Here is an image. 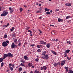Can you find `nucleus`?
<instances>
[{"instance_id": "f257e3e1", "label": "nucleus", "mask_w": 73, "mask_h": 73, "mask_svg": "<svg viewBox=\"0 0 73 73\" xmlns=\"http://www.w3.org/2000/svg\"><path fill=\"white\" fill-rule=\"evenodd\" d=\"M8 13V12H6V11H3L2 14L1 15V16H6Z\"/></svg>"}, {"instance_id": "f03ea898", "label": "nucleus", "mask_w": 73, "mask_h": 73, "mask_svg": "<svg viewBox=\"0 0 73 73\" xmlns=\"http://www.w3.org/2000/svg\"><path fill=\"white\" fill-rule=\"evenodd\" d=\"M2 45L3 46H7L8 45V44L5 42H4L2 43Z\"/></svg>"}, {"instance_id": "7ed1b4c3", "label": "nucleus", "mask_w": 73, "mask_h": 73, "mask_svg": "<svg viewBox=\"0 0 73 73\" xmlns=\"http://www.w3.org/2000/svg\"><path fill=\"white\" fill-rule=\"evenodd\" d=\"M66 62V60H62L61 61L60 65H61V66H63V65H65V63Z\"/></svg>"}, {"instance_id": "20e7f679", "label": "nucleus", "mask_w": 73, "mask_h": 73, "mask_svg": "<svg viewBox=\"0 0 73 73\" xmlns=\"http://www.w3.org/2000/svg\"><path fill=\"white\" fill-rule=\"evenodd\" d=\"M8 57L9 58H12L13 57V54H12L11 53L9 52L8 54Z\"/></svg>"}, {"instance_id": "39448f33", "label": "nucleus", "mask_w": 73, "mask_h": 73, "mask_svg": "<svg viewBox=\"0 0 73 73\" xmlns=\"http://www.w3.org/2000/svg\"><path fill=\"white\" fill-rule=\"evenodd\" d=\"M47 69V67L46 66H44L41 68V70H46Z\"/></svg>"}, {"instance_id": "423d86ee", "label": "nucleus", "mask_w": 73, "mask_h": 73, "mask_svg": "<svg viewBox=\"0 0 73 73\" xmlns=\"http://www.w3.org/2000/svg\"><path fill=\"white\" fill-rule=\"evenodd\" d=\"M9 10H10V13H12V12H13L14 11V10H13V9H12L11 7H9Z\"/></svg>"}, {"instance_id": "0eeeda50", "label": "nucleus", "mask_w": 73, "mask_h": 73, "mask_svg": "<svg viewBox=\"0 0 73 73\" xmlns=\"http://www.w3.org/2000/svg\"><path fill=\"white\" fill-rule=\"evenodd\" d=\"M7 57H8V54H4V56H3V59H5V58Z\"/></svg>"}, {"instance_id": "6e6552de", "label": "nucleus", "mask_w": 73, "mask_h": 73, "mask_svg": "<svg viewBox=\"0 0 73 73\" xmlns=\"http://www.w3.org/2000/svg\"><path fill=\"white\" fill-rule=\"evenodd\" d=\"M24 58L25 60H27V61H28V60H29V58H28V57H27V56H24Z\"/></svg>"}, {"instance_id": "1a4fd4ad", "label": "nucleus", "mask_w": 73, "mask_h": 73, "mask_svg": "<svg viewBox=\"0 0 73 73\" xmlns=\"http://www.w3.org/2000/svg\"><path fill=\"white\" fill-rule=\"evenodd\" d=\"M65 5L66 6H68V7H70L71 6V3H67L65 4Z\"/></svg>"}, {"instance_id": "9d476101", "label": "nucleus", "mask_w": 73, "mask_h": 73, "mask_svg": "<svg viewBox=\"0 0 73 73\" xmlns=\"http://www.w3.org/2000/svg\"><path fill=\"white\" fill-rule=\"evenodd\" d=\"M45 60H48L49 58V56H48V54L44 56Z\"/></svg>"}, {"instance_id": "9b49d317", "label": "nucleus", "mask_w": 73, "mask_h": 73, "mask_svg": "<svg viewBox=\"0 0 73 73\" xmlns=\"http://www.w3.org/2000/svg\"><path fill=\"white\" fill-rule=\"evenodd\" d=\"M58 22H62V21H63V19H61L60 18H58Z\"/></svg>"}, {"instance_id": "f8f14e48", "label": "nucleus", "mask_w": 73, "mask_h": 73, "mask_svg": "<svg viewBox=\"0 0 73 73\" xmlns=\"http://www.w3.org/2000/svg\"><path fill=\"white\" fill-rule=\"evenodd\" d=\"M15 43H14V42H13L11 44V48H15Z\"/></svg>"}, {"instance_id": "ddd939ff", "label": "nucleus", "mask_w": 73, "mask_h": 73, "mask_svg": "<svg viewBox=\"0 0 73 73\" xmlns=\"http://www.w3.org/2000/svg\"><path fill=\"white\" fill-rule=\"evenodd\" d=\"M64 68L66 69V72H68L69 71V67H65Z\"/></svg>"}, {"instance_id": "4468645a", "label": "nucleus", "mask_w": 73, "mask_h": 73, "mask_svg": "<svg viewBox=\"0 0 73 73\" xmlns=\"http://www.w3.org/2000/svg\"><path fill=\"white\" fill-rule=\"evenodd\" d=\"M50 43H48L46 45V46L48 48H50Z\"/></svg>"}, {"instance_id": "2eb2a0df", "label": "nucleus", "mask_w": 73, "mask_h": 73, "mask_svg": "<svg viewBox=\"0 0 73 73\" xmlns=\"http://www.w3.org/2000/svg\"><path fill=\"white\" fill-rule=\"evenodd\" d=\"M51 52H52V53H53V54H54L55 55H56V52H55L54 51H53L52 50H51Z\"/></svg>"}, {"instance_id": "dca6fc26", "label": "nucleus", "mask_w": 73, "mask_h": 73, "mask_svg": "<svg viewBox=\"0 0 73 73\" xmlns=\"http://www.w3.org/2000/svg\"><path fill=\"white\" fill-rule=\"evenodd\" d=\"M46 53V51H44L42 53V56H45Z\"/></svg>"}, {"instance_id": "f3484780", "label": "nucleus", "mask_w": 73, "mask_h": 73, "mask_svg": "<svg viewBox=\"0 0 73 73\" xmlns=\"http://www.w3.org/2000/svg\"><path fill=\"white\" fill-rule=\"evenodd\" d=\"M15 29L14 27H12L11 29H10V31L11 32H13V30Z\"/></svg>"}, {"instance_id": "a211bd4d", "label": "nucleus", "mask_w": 73, "mask_h": 73, "mask_svg": "<svg viewBox=\"0 0 73 73\" xmlns=\"http://www.w3.org/2000/svg\"><path fill=\"white\" fill-rule=\"evenodd\" d=\"M14 41L15 44H16L17 43V39L15 38L14 40Z\"/></svg>"}, {"instance_id": "6ab92c4d", "label": "nucleus", "mask_w": 73, "mask_h": 73, "mask_svg": "<svg viewBox=\"0 0 73 73\" xmlns=\"http://www.w3.org/2000/svg\"><path fill=\"white\" fill-rule=\"evenodd\" d=\"M71 16H68L66 17V19H70V18H71Z\"/></svg>"}, {"instance_id": "aec40b11", "label": "nucleus", "mask_w": 73, "mask_h": 73, "mask_svg": "<svg viewBox=\"0 0 73 73\" xmlns=\"http://www.w3.org/2000/svg\"><path fill=\"white\" fill-rule=\"evenodd\" d=\"M23 70V68H21V67H20L19 68L18 70L19 71V72H21V70Z\"/></svg>"}, {"instance_id": "412c9836", "label": "nucleus", "mask_w": 73, "mask_h": 73, "mask_svg": "<svg viewBox=\"0 0 73 73\" xmlns=\"http://www.w3.org/2000/svg\"><path fill=\"white\" fill-rule=\"evenodd\" d=\"M4 59L3 58H0V62H3V60Z\"/></svg>"}, {"instance_id": "4be33fe9", "label": "nucleus", "mask_w": 73, "mask_h": 73, "mask_svg": "<svg viewBox=\"0 0 73 73\" xmlns=\"http://www.w3.org/2000/svg\"><path fill=\"white\" fill-rule=\"evenodd\" d=\"M20 61L21 62H22L23 63H25V61L24 60H23V59H21V60H20Z\"/></svg>"}, {"instance_id": "5701e85b", "label": "nucleus", "mask_w": 73, "mask_h": 73, "mask_svg": "<svg viewBox=\"0 0 73 73\" xmlns=\"http://www.w3.org/2000/svg\"><path fill=\"white\" fill-rule=\"evenodd\" d=\"M44 9L45 11H47V12H48V11H49V10H50V9H48L47 8H45Z\"/></svg>"}, {"instance_id": "b1692460", "label": "nucleus", "mask_w": 73, "mask_h": 73, "mask_svg": "<svg viewBox=\"0 0 73 73\" xmlns=\"http://www.w3.org/2000/svg\"><path fill=\"white\" fill-rule=\"evenodd\" d=\"M68 73H73V71L72 70H70L69 71Z\"/></svg>"}, {"instance_id": "393cba45", "label": "nucleus", "mask_w": 73, "mask_h": 73, "mask_svg": "<svg viewBox=\"0 0 73 73\" xmlns=\"http://www.w3.org/2000/svg\"><path fill=\"white\" fill-rule=\"evenodd\" d=\"M65 51L68 53H69V52H70V50H65Z\"/></svg>"}, {"instance_id": "a878e982", "label": "nucleus", "mask_w": 73, "mask_h": 73, "mask_svg": "<svg viewBox=\"0 0 73 73\" xmlns=\"http://www.w3.org/2000/svg\"><path fill=\"white\" fill-rule=\"evenodd\" d=\"M9 67L10 68V70L12 71L13 70V68L11 66H9Z\"/></svg>"}, {"instance_id": "bb28decb", "label": "nucleus", "mask_w": 73, "mask_h": 73, "mask_svg": "<svg viewBox=\"0 0 73 73\" xmlns=\"http://www.w3.org/2000/svg\"><path fill=\"white\" fill-rule=\"evenodd\" d=\"M32 63H29V66H32Z\"/></svg>"}, {"instance_id": "cd10ccee", "label": "nucleus", "mask_w": 73, "mask_h": 73, "mask_svg": "<svg viewBox=\"0 0 73 73\" xmlns=\"http://www.w3.org/2000/svg\"><path fill=\"white\" fill-rule=\"evenodd\" d=\"M70 59H71V57H70V58H69L68 56L67 57V59H68V61H70Z\"/></svg>"}, {"instance_id": "c85d7f7f", "label": "nucleus", "mask_w": 73, "mask_h": 73, "mask_svg": "<svg viewBox=\"0 0 73 73\" xmlns=\"http://www.w3.org/2000/svg\"><path fill=\"white\" fill-rule=\"evenodd\" d=\"M34 73H40L39 71H38L37 70H35L34 72Z\"/></svg>"}, {"instance_id": "c756f323", "label": "nucleus", "mask_w": 73, "mask_h": 73, "mask_svg": "<svg viewBox=\"0 0 73 73\" xmlns=\"http://www.w3.org/2000/svg\"><path fill=\"white\" fill-rule=\"evenodd\" d=\"M21 66H23L25 67V64H24L23 63H21Z\"/></svg>"}, {"instance_id": "7c9ffc66", "label": "nucleus", "mask_w": 73, "mask_h": 73, "mask_svg": "<svg viewBox=\"0 0 73 73\" xmlns=\"http://www.w3.org/2000/svg\"><path fill=\"white\" fill-rule=\"evenodd\" d=\"M58 65V63H55L54 64V65L55 66H56L57 65Z\"/></svg>"}, {"instance_id": "2f4dec72", "label": "nucleus", "mask_w": 73, "mask_h": 73, "mask_svg": "<svg viewBox=\"0 0 73 73\" xmlns=\"http://www.w3.org/2000/svg\"><path fill=\"white\" fill-rule=\"evenodd\" d=\"M38 60H39V58H36V60H35V61H36V62H38Z\"/></svg>"}, {"instance_id": "473e14b6", "label": "nucleus", "mask_w": 73, "mask_h": 73, "mask_svg": "<svg viewBox=\"0 0 73 73\" xmlns=\"http://www.w3.org/2000/svg\"><path fill=\"white\" fill-rule=\"evenodd\" d=\"M46 15H50V13L49 12H46Z\"/></svg>"}, {"instance_id": "72a5a7b5", "label": "nucleus", "mask_w": 73, "mask_h": 73, "mask_svg": "<svg viewBox=\"0 0 73 73\" xmlns=\"http://www.w3.org/2000/svg\"><path fill=\"white\" fill-rule=\"evenodd\" d=\"M67 44H70V43H71V42H70V41H67V42H66Z\"/></svg>"}, {"instance_id": "f704fd0d", "label": "nucleus", "mask_w": 73, "mask_h": 73, "mask_svg": "<svg viewBox=\"0 0 73 73\" xmlns=\"http://www.w3.org/2000/svg\"><path fill=\"white\" fill-rule=\"evenodd\" d=\"M36 13H41V12L40 10H38L36 11Z\"/></svg>"}, {"instance_id": "c9c22d12", "label": "nucleus", "mask_w": 73, "mask_h": 73, "mask_svg": "<svg viewBox=\"0 0 73 73\" xmlns=\"http://www.w3.org/2000/svg\"><path fill=\"white\" fill-rule=\"evenodd\" d=\"M4 65V63H3V62H2L1 63V67H3V66Z\"/></svg>"}, {"instance_id": "e433bc0d", "label": "nucleus", "mask_w": 73, "mask_h": 73, "mask_svg": "<svg viewBox=\"0 0 73 73\" xmlns=\"http://www.w3.org/2000/svg\"><path fill=\"white\" fill-rule=\"evenodd\" d=\"M7 35L5 34L4 35V38H7Z\"/></svg>"}, {"instance_id": "4c0bfd02", "label": "nucleus", "mask_w": 73, "mask_h": 73, "mask_svg": "<svg viewBox=\"0 0 73 73\" xmlns=\"http://www.w3.org/2000/svg\"><path fill=\"white\" fill-rule=\"evenodd\" d=\"M37 51L38 52H40L41 50H40V49H38V50H37Z\"/></svg>"}, {"instance_id": "58836bf2", "label": "nucleus", "mask_w": 73, "mask_h": 73, "mask_svg": "<svg viewBox=\"0 0 73 73\" xmlns=\"http://www.w3.org/2000/svg\"><path fill=\"white\" fill-rule=\"evenodd\" d=\"M43 42H44V41H41L40 42V44H43Z\"/></svg>"}, {"instance_id": "ea45409f", "label": "nucleus", "mask_w": 73, "mask_h": 73, "mask_svg": "<svg viewBox=\"0 0 73 73\" xmlns=\"http://www.w3.org/2000/svg\"><path fill=\"white\" fill-rule=\"evenodd\" d=\"M12 35L13 37H15V34H12Z\"/></svg>"}, {"instance_id": "a19ab883", "label": "nucleus", "mask_w": 73, "mask_h": 73, "mask_svg": "<svg viewBox=\"0 0 73 73\" xmlns=\"http://www.w3.org/2000/svg\"><path fill=\"white\" fill-rule=\"evenodd\" d=\"M52 35H54L55 34V33L54 32H52Z\"/></svg>"}, {"instance_id": "79ce46f5", "label": "nucleus", "mask_w": 73, "mask_h": 73, "mask_svg": "<svg viewBox=\"0 0 73 73\" xmlns=\"http://www.w3.org/2000/svg\"><path fill=\"white\" fill-rule=\"evenodd\" d=\"M15 67V64H12V67L14 68Z\"/></svg>"}, {"instance_id": "37998d69", "label": "nucleus", "mask_w": 73, "mask_h": 73, "mask_svg": "<svg viewBox=\"0 0 73 73\" xmlns=\"http://www.w3.org/2000/svg\"><path fill=\"white\" fill-rule=\"evenodd\" d=\"M35 44H31L30 46H32L33 47V46H35Z\"/></svg>"}, {"instance_id": "c03bdc74", "label": "nucleus", "mask_w": 73, "mask_h": 73, "mask_svg": "<svg viewBox=\"0 0 73 73\" xmlns=\"http://www.w3.org/2000/svg\"><path fill=\"white\" fill-rule=\"evenodd\" d=\"M64 55H67V53H68L66 52H64Z\"/></svg>"}, {"instance_id": "a18cd8bd", "label": "nucleus", "mask_w": 73, "mask_h": 73, "mask_svg": "<svg viewBox=\"0 0 73 73\" xmlns=\"http://www.w3.org/2000/svg\"><path fill=\"white\" fill-rule=\"evenodd\" d=\"M20 12H22V11H23V9H22V8H21L20 9Z\"/></svg>"}, {"instance_id": "49530a36", "label": "nucleus", "mask_w": 73, "mask_h": 73, "mask_svg": "<svg viewBox=\"0 0 73 73\" xmlns=\"http://www.w3.org/2000/svg\"><path fill=\"white\" fill-rule=\"evenodd\" d=\"M37 47L38 48H40V45H37Z\"/></svg>"}, {"instance_id": "de8ad7c7", "label": "nucleus", "mask_w": 73, "mask_h": 73, "mask_svg": "<svg viewBox=\"0 0 73 73\" xmlns=\"http://www.w3.org/2000/svg\"><path fill=\"white\" fill-rule=\"evenodd\" d=\"M38 31H39L40 33H42V32L41 31V30H40L38 29Z\"/></svg>"}, {"instance_id": "09e8293b", "label": "nucleus", "mask_w": 73, "mask_h": 73, "mask_svg": "<svg viewBox=\"0 0 73 73\" xmlns=\"http://www.w3.org/2000/svg\"><path fill=\"white\" fill-rule=\"evenodd\" d=\"M18 46H20L21 45V43L20 42L18 44Z\"/></svg>"}, {"instance_id": "8fccbe9b", "label": "nucleus", "mask_w": 73, "mask_h": 73, "mask_svg": "<svg viewBox=\"0 0 73 73\" xmlns=\"http://www.w3.org/2000/svg\"><path fill=\"white\" fill-rule=\"evenodd\" d=\"M42 7H40L39 8V10L40 11H41V10H42Z\"/></svg>"}, {"instance_id": "3c124183", "label": "nucleus", "mask_w": 73, "mask_h": 73, "mask_svg": "<svg viewBox=\"0 0 73 73\" xmlns=\"http://www.w3.org/2000/svg\"><path fill=\"white\" fill-rule=\"evenodd\" d=\"M46 44V42H43V44L44 45H45V44Z\"/></svg>"}, {"instance_id": "603ef678", "label": "nucleus", "mask_w": 73, "mask_h": 73, "mask_svg": "<svg viewBox=\"0 0 73 73\" xmlns=\"http://www.w3.org/2000/svg\"><path fill=\"white\" fill-rule=\"evenodd\" d=\"M28 32H30V33H32V31L30 30H29L28 31Z\"/></svg>"}, {"instance_id": "864d4df0", "label": "nucleus", "mask_w": 73, "mask_h": 73, "mask_svg": "<svg viewBox=\"0 0 73 73\" xmlns=\"http://www.w3.org/2000/svg\"><path fill=\"white\" fill-rule=\"evenodd\" d=\"M9 23H8L7 24V25H6V26H7V27H8V25H9Z\"/></svg>"}, {"instance_id": "5fc2aeb1", "label": "nucleus", "mask_w": 73, "mask_h": 73, "mask_svg": "<svg viewBox=\"0 0 73 73\" xmlns=\"http://www.w3.org/2000/svg\"><path fill=\"white\" fill-rule=\"evenodd\" d=\"M55 11H59V9H57L55 10Z\"/></svg>"}, {"instance_id": "6e6d98bb", "label": "nucleus", "mask_w": 73, "mask_h": 73, "mask_svg": "<svg viewBox=\"0 0 73 73\" xmlns=\"http://www.w3.org/2000/svg\"><path fill=\"white\" fill-rule=\"evenodd\" d=\"M3 27H7V25H4L3 26Z\"/></svg>"}, {"instance_id": "4d7b16f0", "label": "nucleus", "mask_w": 73, "mask_h": 73, "mask_svg": "<svg viewBox=\"0 0 73 73\" xmlns=\"http://www.w3.org/2000/svg\"><path fill=\"white\" fill-rule=\"evenodd\" d=\"M42 58H43V59H44V60H45V56H42Z\"/></svg>"}, {"instance_id": "13d9d810", "label": "nucleus", "mask_w": 73, "mask_h": 73, "mask_svg": "<svg viewBox=\"0 0 73 73\" xmlns=\"http://www.w3.org/2000/svg\"><path fill=\"white\" fill-rule=\"evenodd\" d=\"M12 64L10 63L9 64V66H12Z\"/></svg>"}, {"instance_id": "bf43d9fd", "label": "nucleus", "mask_w": 73, "mask_h": 73, "mask_svg": "<svg viewBox=\"0 0 73 73\" xmlns=\"http://www.w3.org/2000/svg\"><path fill=\"white\" fill-rule=\"evenodd\" d=\"M50 26H51L52 27H54V25H50Z\"/></svg>"}, {"instance_id": "052dcab7", "label": "nucleus", "mask_w": 73, "mask_h": 73, "mask_svg": "<svg viewBox=\"0 0 73 73\" xmlns=\"http://www.w3.org/2000/svg\"><path fill=\"white\" fill-rule=\"evenodd\" d=\"M17 45L16 44L15 45V48H17Z\"/></svg>"}, {"instance_id": "680f3d73", "label": "nucleus", "mask_w": 73, "mask_h": 73, "mask_svg": "<svg viewBox=\"0 0 73 73\" xmlns=\"http://www.w3.org/2000/svg\"><path fill=\"white\" fill-rule=\"evenodd\" d=\"M67 56H68L67 55H65L64 56V57H67Z\"/></svg>"}, {"instance_id": "e2e57ef3", "label": "nucleus", "mask_w": 73, "mask_h": 73, "mask_svg": "<svg viewBox=\"0 0 73 73\" xmlns=\"http://www.w3.org/2000/svg\"><path fill=\"white\" fill-rule=\"evenodd\" d=\"M39 7H41V4H39Z\"/></svg>"}, {"instance_id": "0e129e2a", "label": "nucleus", "mask_w": 73, "mask_h": 73, "mask_svg": "<svg viewBox=\"0 0 73 73\" xmlns=\"http://www.w3.org/2000/svg\"><path fill=\"white\" fill-rule=\"evenodd\" d=\"M29 29V27H27V30Z\"/></svg>"}, {"instance_id": "69168bd1", "label": "nucleus", "mask_w": 73, "mask_h": 73, "mask_svg": "<svg viewBox=\"0 0 73 73\" xmlns=\"http://www.w3.org/2000/svg\"><path fill=\"white\" fill-rule=\"evenodd\" d=\"M0 22H1V24H2V23H3V20H2V21L1 20V21H0Z\"/></svg>"}, {"instance_id": "338daca9", "label": "nucleus", "mask_w": 73, "mask_h": 73, "mask_svg": "<svg viewBox=\"0 0 73 73\" xmlns=\"http://www.w3.org/2000/svg\"><path fill=\"white\" fill-rule=\"evenodd\" d=\"M55 41H56V42H57L58 41V39H56V40H55Z\"/></svg>"}, {"instance_id": "774afa93", "label": "nucleus", "mask_w": 73, "mask_h": 73, "mask_svg": "<svg viewBox=\"0 0 73 73\" xmlns=\"http://www.w3.org/2000/svg\"><path fill=\"white\" fill-rule=\"evenodd\" d=\"M52 40L53 41H55V39H53Z\"/></svg>"}]
</instances>
